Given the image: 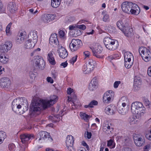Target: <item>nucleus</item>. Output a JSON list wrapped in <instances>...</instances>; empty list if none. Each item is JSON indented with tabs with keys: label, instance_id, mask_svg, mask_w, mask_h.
I'll use <instances>...</instances> for the list:
<instances>
[{
	"label": "nucleus",
	"instance_id": "obj_48",
	"mask_svg": "<svg viewBox=\"0 0 151 151\" xmlns=\"http://www.w3.org/2000/svg\"><path fill=\"white\" fill-rule=\"evenodd\" d=\"M74 34L76 35L75 36H79L82 34V31L79 29H75L74 31Z\"/></svg>",
	"mask_w": 151,
	"mask_h": 151
},
{
	"label": "nucleus",
	"instance_id": "obj_57",
	"mask_svg": "<svg viewBox=\"0 0 151 151\" xmlns=\"http://www.w3.org/2000/svg\"><path fill=\"white\" fill-rule=\"evenodd\" d=\"M78 29H81L84 30L86 29V27L85 25L83 24L81 25H78Z\"/></svg>",
	"mask_w": 151,
	"mask_h": 151
},
{
	"label": "nucleus",
	"instance_id": "obj_33",
	"mask_svg": "<svg viewBox=\"0 0 151 151\" xmlns=\"http://www.w3.org/2000/svg\"><path fill=\"white\" fill-rule=\"evenodd\" d=\"M114 93L113 91L112 90H109L106 91L104 93V95L105 96H107L108 98H109L110 99H111L113 98L114 96Z\"/></svg>",
	"mask_w": 151,
	"mask_h": 151
},
{
	"label": "nucleus",
	"instance_id": "obj_40",
	"mask_svg": "<svg viewBox=\"0 0 151 151\" xmlns=\"http://www.w3.org/2000/svg\"><path fill=\"white\" fill-rule=\"evenodd\" d=\"M12 23L11 22L7 26L6 31V33L7 35H10L11 34L10 32V28L11 26Z\"/></svg>",
	"mask_w": 151,
	"mask_h": 151
},
{
	"label": "nucleus",
	"instance_id": "obj_41",
	"mask_svg": "<svg viewBox=\"0 0 151 151\" xmlns=\"http://www.w3.org/2000/svg\"><path fill=\"white\" fill-rule=\"evenodd\" d=\"M6 133L2 131H0V138L2 139V140H4L6 138Z\"/></svg>",
	"mask_w": 151,
	"mask_h": 151
},
{
	"label": "nucleus",
	"instance_id": "obj_31",
	"mask_svg": "<svg viewBox=\"0 0 151 151\" xmlns=\"http://www.w3.org/2000/svg\"><path fill=\"white\" fill-rule=\"evenodd\" d=\"M131 59L134 61V57L132 54L129 52H125L124 54V59L126 60L131 61Z\"/></svg>",
	"mask_w": 151,
	"mask_h": 151
},
{
	"label": "nucleus",
	"instance_id": "obj_3",
	"mask_svg": "<svg viewBox=\"0 0 151 151\" xmlns=\"http://www.w3.org/2000/svg\"><path fill=\"white\" fill-rule=\"evenodd\" d=\"M104 42L106 47L110 50H114L118 47V42L111 39L109 37H106L104 39Z\"/></svg>",
	"mask_w": 151,
	"mask_h": 151
},
{
	"label": "nucleus",
	"instance_id": "obj_63",
	"mask_svg": "<svg viewBox=\"0 0 151 151\" xmlns=\"http://www.w3.org/2000/svg\"><path fill=\"white\" fill-rule=\"evenodd\" d=\"M73 90L71 88H69L67 89V92L68 94H70L73 92Z\"/></svg>",
	"mask_w": 151,
	"mask_h": 151
},
{
	"label": "nucleus",
	"instance_id": "obj_53",
	"mask_svg": "<svg viewBox=\"0 0 151 151\" xmlns=\"http://www.w3.org/2000/svg\"><path fill=\"white\" fill-rule=\"evenodd\" d=\"M145 136L147 139L151 140V129L148 133L146 134Z\"/></svg>",
	"mask_w": 151,
	"mask_h": 151
},
{
	"label": "nucleus",
	"instance_id": "obj_1",
	"mask_svg": "<svg viewBox=\"0 0 151 151\" xmlns=\"http://www.w3.org/2000/svg\"><path fill=\"white\" fill-rule=\"evenodd\" d=\"M57 98L56 96L54 95L50 101L40 99L35 101L32 103L30 109L35 112L39 113L41 110L45 109L55 103Z\"/></svg>",
	"mask_w": 151,
	"mask_h": 151
},
{
	"label": "nucleus",
	"instance_id": "obj_17",
	"mask_svg": "<svg viewBox=\"0 0 151 151\" xmlns=\"http://www.w3.org/2000/svg\"><path fill=\"white\" fill-rule=\"evenodd\" d=\"M55 17L51 14H46L43 15L42 17V20L45 23H48L55 19Z\"/></svg>",
	"mask_w": 151,
	"mask_h": 151
},
{
	"label": "nucleus",
	"instance_id": "obj_11",
	"mask_svg": "<svg viewBox=\"0 0 151 151\" xmlns=\"http://www.w3.org/2000/svg\"><path fill=\"white\" fill-rule=\"evenodd\" d=\"M90 48L92 50L93 55L99 58H102V56L100 55L103 50L101 46L98 45L95 48L93 47Z\"/></svg>",
	"mask_w": 151,
	"mask_h": 151
},
{
	"label": "nucleus",
	"instance_id": "obj_6",
	"mask_svg": "<svg viewBox=\"0 0 151 151\" xmlns=\"http://www.w3.org/2000/svg\"><path fill=\"white\" fill-rule=\"evenodd\" d=\"M95 62L93 60H90L88 63L84 66L83 71L85 74L90 73L93 70L94 68Z\"/></svg>",
	"mask_w": 151,
	"mask_h": 151
},
{
	"label": "nucleus",
	"instance_id": "obj_29",
	"mask_svg": "<svg viewBox=\"0 0 151 151\" xmlns=\"http://www.w3.org/2000/svg\"><path fill=\"white\" fill-rule=\"evenodd\" d=\"M141 51V54L140 52V54L142 56H151V53L150 50L146 48H142L139 49V51Z\"/></svg>",
	"mask_w": 151,
	"mask_h": 151
},
{
	"label": "nucleus",
	"instance_id": "obj_30",
	"mask_svg": "<svg viewBox=\"0 0 151 151\" xmlns=\"http://www.w3.org/2000/svg\"><path fill=\"white\" fill-rule=\"evenodd\" d=\"M47 59L51 64L54 65L55 64V60L53 54L51 52H50L48 54Z\"/></svg>",
	"mask_w": 151,
	"mask_h": 151
},
{
	"label": "nucleus",
	"instance_id": "obj_49",
	"mask_svg": "<svg viewBox=\"0 0 151 151\" xmlns=\"http://www.w3.org/2000/svg\"><path fill=\"white\" fill-rule=\"evenodd\" d=\"M143 60L145 62H147L150 61L151 59V56H142Z\"/></svg>",
	"mask_w": 151,
	"mask_h": 151
},
{
	"label": "nucleus",
	"instance_id": "obj_27",
	"mask_svg": "<svg viewBox=\"0 0 151 151\" xmlns=\"http://www.w3.org/2000/svg\"><path fill=\"white\" fill-rule=\"evenodd\" d=\"M26 35V33L25 32L19 33L16 37L17 42L18 43H22L24 41Z\"/></svg>",
	"mask_w": 151,
	"mask_h": 151
},
{
	"label": "nucleus",
	"instance_id": "obj_5",
	"mask_svg": "<svg viewBox=\"0 0 151 151\" xmlns=\"http://www.w3.org/2000/svg\"><path fill=\"white\" fill-rule=\"evenodd\" d=\"M81 41L80 40L73 39L69 44V48L72 52L77 50L80 47Z\"/></svg>",
	"mask_w": 151,
	"mask_h": 151
},
{
	"label": "nucleus",
	"instance_id": "obj_24",
	"mask_svg": "<svg viewBox=\"0 0 151 151\" xmlns=\"http://www.w3.org/2000/svg\"><path fill=\"white\" fill-rule=\"evenodd\" d=\"M28 39L34 41V42H37L38 38L37 32L35 30L30 32L28 35Z\"/></svg>",
	"mask_w": 151,
	"mask_h": 151
},
{
	"label": "nucleus",
	"instance_id": "obj_12",
	"mask_svg": "<svg viewBox=\"0 0 151 151\" xmlns=\"http://www.w3.org/2000/svg\"><path fill=\"white\" fill-rule=\"evenodd\" d=\"M23 101V98H18L14 99L12 103V110H13L14 108L16 107L18 109H20L22 107V106L24 105L23 104L21 103Z\"/></svg>",
	"mask_w": 151,
	"mask_h": 151
},
{
	"label": "nucleus",
	"instance_id": "obj_8",
	"mask_svg": "<svg viewBox=\"0 0 151 151\" xmlns=\"http://www.w3.org/2000/svg\"><path fill=\"white\" fill-rule=\"evenodd\" d=\"M134 142L136 146L141 147L145 143V140L143 137L135 135L133 137Z\"/></svg>",
	"mask_w": 151,
	"mask_h": 151
},
{
	"label": "nucleus",
	"instance_id": "obj_19",
	"mask_svg": "<svg viewBox=\"0 0 151 151\" xmlns=\"http://www.w3.org/2000/svg\"><path fill=\"white\" fill-rule=\"evenodd\" d=\"M116 110L115 106L114 105H109L106 106L105 109V112L108 115H112L115 114Z\"/></svg>",
	"mask_w": 151,
	"mask_h": 151
},
{
	"label": "nucleus",
	"instance_id": "obj_35",
	"mask_svg": "<svg viewBox=\"0 0 151 151\" xmlns=\"http://www.w3.org/2000/svg\"><path fill=\"white\" fill-rule=\"evenodd\" d=\"M125 61V66L127 68H130L133 63V60H132V61L129 60H124Z\"/></svg>",
	"mask_w": 151,
	"mask_h": 151
},
{
	"label": "nucleus",
	"instance_id": "obj_64",
	"mask_svg": "<svg viewBox=\"0 0 151 151\" xmlns=\"http://www.w3.org/2000/svg\"><path fill=\"white\" fill-rule=\"evenodd\" d=\"M91 135L92 134L91 132H89L88 131L87 132V137L88 139H90L91 137Z\"/></svg>",
	"mask_w": 151,
	"mask_h": 151
},
{
	"label": "nucleus",
	"instance_id": "obj_55",
	"mask_svg": "<svg viewBox=\"0 0 151 151\" xmlns=\"http://www.w3.org/2000/svg\"><path fill=\"white\" fill-rule=\"evenodd\" d=\"M65 34V32L63 30H60L59 32V35L61 38L63 37Z\"/></svg>",
	"mask_w": 151,
	"mask_h": 151
},
{
	"label": "nucleus",
	"instance_id": "obj_32",
	"mask_svg": "<svg viewBox=\"0 0 151 151\" xmlns=\"http://www.w3.org/2000/svg\"><path fill=\"white\" fill-rule=\"evenodd\" d=\"M9 60V58L4 55L1 54L0 55V61L3 64H6Z\"/></svg>",
	"mask_w": 151,
	"mask_h": 151
},
{
	"label": "nucleus",
	"instance_id": "obj_52",
	"mask_svg": "<svg viewBox=\"0 0 151 151\" xmlns=\"http://www.w3.org/2000/svg\"><path fill=\"white\" fill-rule=\"evenodd\" d=\"M49 120L53 122H57V120L56 119L54 115L50 116H49Z\"/></svg>",
	"mask_w": 151,
	"mask_h": 151
},
{
	"label": "nucleus",
	"instance_id": "obj_61",
	"mask_svg": "<svg viewBox=\"0 0 151 151\" xmlns=\"http://www.w3.org/2000/svg\"><path fill=\"white\" fill-rule=\"evenodd\" d=\"M147 73L149 76L151 77V66L148 68Z\"/></svg>",
	"mask_w": 151,
	"mask_h": 151
},
{
	"label": "nucleus",
	"instance_id": "obj_51",
	"mask_svg": "<svg viewBox=\"0 0 151 151\" xmlns=\"http://www.w3.org/2000/svg\"><path fill=\"white\" fill-rule=\"evenodd\" d=\"M77 57V55H76L75 56L73 57L70 60V63L73 65L74 63L76 61Z\"/></svg>",
	"mask_w": 151,
	"mask_h": 151
},
{
	"label": "nucleus",
	"instance_id": "obj_44",
	"mask_svg": "<svg viewBox=\"0 0 151 151\" xmlns=\"http://www.w3.org/2000/svg\"><path fill=\"white\" fill-rule=\"evenodd\" d=\"M103 100L104 103L108 104L110 102L111 99H110L109 98H108L107 96H105L104 95L103 97Z\"/></svg>",
	"mask_w": 151,
	"mask_h": 151
},
{
	"label": "nucleus",
	"instance_id": "obj_21",
	"mask_svg": "<svg viewBox=\"0 0 151 151\" xmlns=\"http://www.w3.org/2000/svg\"><path fill=\"white\" fill-rule=\"evenodd\" d=\"M60 48H59L58 50L59 55L60 57L63 59H64L67 57L68 53L65 48L61 46Z\"/></svg>",
	"mask_w": 151,
	"mask_h": 151
},
{
	"label": "nucleus",
	"instance_id": "obj_50",
	"mask_svg": "<svg viewBox=\"0 0 151 151\" xmlns=\"http://www.w3.org/2000/svg\"><path fill=\"white\" fill-rule=\"evenodd\" d=\"M78 29V24L70 25L69 27V29L70 30H74L75 31V29Z\"/></svg>",
	"mask_w": 151,
	"mask_h": 151
},
{
	"label": "nucleus",
	"instance_id": "obj_59",
	"mask_svg": "<svg viewBox=\"0 0 151 151\" xmlns=\"http://www.w3.org/2000/svg\"><path fill=\"white\" fill-rule=\"evenodd\" d=\"M84 55L86 58L89 57L90 55L89 52L88 51H85L83 52Z\"/></svg>",
	"mask_w": 151,
	"mask_h": 151
},
{
	"label": "nucleus",
	"instance_id": "obj_54",
	"mask_svg": "<svg viewBox=\"0 0 151 151\" xmlns=\"http://www.w3.org/2000/svg\"><path fill=\"white\" fill-rule=\"evenodd\" d=\"M15 147V145L13 143L10 144L8 146L9 150L11 151L14 150Z\"/></svg>",
	"mask_w": 151,
	"mask_h": 151
},
{
	"label": "nucleus",
	"instance_id": "obj_36",
	"mask_svg": "<svg viewBox=\"0 0 151 151\" xmlns=\"http://www.w3.org/2000/svg\"><path fill=\"white\" fill-rule=\"evenodd\" d=\"M105 12L103 11L102 14L104 15L103 18V21L104 22H108L109 21V14H105Z\"/></svg>",
	"mask_w": 151,
	"mask_h": 151
},
{
	"label": "nucleus",
	"instance_id": "obj_58",
	"mask_svg": "<svg viewBox=\"0 0 151 151\" xmlns=\"http://www.w3.org/2000/svg\"><path fill=\"white\" fill-rule=\"evenodd\" d=\"M47 80L48 82L52 83H53V81L51 77H47Z\"/></svg>",
	"mask_w": 151,
	"mask_h": 151
},
{
	"label": "nucleus",
	"instance_id": "obj_38",
	"mask_svg": "<svg viewBox=\"0 0 151 151\" xmlns=\"http://www.w3.org/2000/svg\"><path fill=\"white\" fill-rule=\"evenodd\" d=\"M80 116L85 120L87 121L90 117V116L85 113L83 112L80 113Z\"/></svg>",
	"mask_w": 151,
	"mask_h": 151
},
{
	"label": "nucleus",
	"instance_id": "obj_22",
	"mask_svg": "<svg viewBox=\"0 0 151 151\" xmlns=\"http://www.w3.org/2000/svg\"><path fill=\"white\" fill-rule=\"evenodd\" d=\"M141 80L139 77H135L134 80L133 88L135 90H138L140 87L141 84Z\"/></svg>",
	"mask_w": 151,
	"mask_h": 151
},
{
	"label": "nucleus",
	"instance_id": "obj_62",
	"mask_svg": "<svg viewBox=\"0 0 151 151\" xmlns=\"http://www.w3.org/2000/svg\"><path fill=\"white\" fill-rule=\"evenodd\" d=\"M65 2L68 5L71 4L73 2V0H65Z\"/></svg>",
	"mask_w": 151,
	"mask_h": 151
},
{
	"label": "nucleus",
	"instance_id": "obj_42",
	"mask_svg": "<svg viewBox=\"0 0 151 151\" xmlns=\"http://www.w3.org/2000/svg\"><path fill=\"white\" fill-rule=\"evenodd\" d=\"M75 19V18L73 16H69L65 18L66 22L68 23L73 22Z\"/></svg>",
	"mask_w": 151,
	"mask_h": 151
},
{
	"label": "nucleus",
	"instance_id": "obj_23",
	"mask_svg": "<svg viewBox=\"0 0 151 151\" xmlns=\"http://www.w3.org/2000/svg\"><path fill=\"white\" fill-rule=\"evenodd\" d=\"M7 8L11 13H14L16 11L18 8L15 3L13 2H10L8 5Z\"/></svg>",
	"mask_w": 151,
	"mask_h": 151
},
{
	"label": "nucleus",
	"instance_id": "obj_9",
	"mask_svg": "<svg viewBox=\"0 0 151 151\" xmlns=\"http://www.w3.org/2000/svg\"><path fill=\"white\" fill-rule=\"evenodd\" d=\"M74 140L73 137L71 135H68L66 137L65 144L68 150L72 151L73 149V146Z\"/></svg>",
	"mask_w": 151,
	"mask_h": 151
},
{
	"label": "nucleus",
	"instance_id": "obj_43",
	"mask_svg": "<svg viewBox=\"0 0 151 151\" xmlns=\"http://www.w3.org/2000/svg\"><path fill=\"white\" fill-rule=\"evenodd\" d=\"M108 31L110 33H115L116 32L115 28L113 26H110L108 29Z\"/></svg>",
	"mask_w": 151,
	"mask_h": 151
},
{
	"label": "nucleus",
	"instance_id": "obj_47",
	"mask_svg": "<svg viewBox=\"0 0 151 151\" xmlns=\"http://www.w3.org/2000/svg\"><path fill=\"white\" fill-rule=\"evenodd\" d=\"M98 104V102L96 101L93 100L89 104V106L90 107L92 108L93 107V105H96Z\"/></svg>",
	"mask_w": 151,
	"mask_h": 151
},
{
	"label": "nucleus",
	"instance_id": "obj_45",
	"mask_svg": "<svg viewBox=\"0 0 151 151\" xmlns=\"http://www.w3.org/2000/svg\"><path fill=\"white\" fill-rule=\"evenodd\" d=\"M113 140L110 139L108 141L107 145L108 147H110L111 148H113L115 147V145H113Z\"/></svg>",
	"mask_w": 151,
	"mask_h": 151
},
{
	"label": "nucleus",
	"instance_id": "obj_16",
	"mask_svg": "<svg viewBox=\"0 0 151 151\" xmlns=\"http://www.w3.org/2000/svg\"><path fill=\"white\" fill-rule=\"evenodd\" d=\"M34 138V135L32 134H23L20 135V138L23 143H25L27 141Z\"/></svg>",
	"mask_w": 151,
	"mask_h": 151
},
{
	"label": "nucleus",
	"instance_id": "obj_18",
	"mask_svg": "<svg viewBox=\"0 0 151 151\" xmlns=\"http://www.w3.org/2000/svg\"><path fill=\"white\" fill-rule=\"evenodd\" d=\"M40 138L39 140L43 139H45L47 138L48 140L50 142H52V138L50 135V134L46 131H41L39 133Z\"/></svg>",
	"mask_w": 151,
	"mask_h": 151
},
{
	"label": "nucleus",
	"instance_id": "obj_15",
	"mask_svg": "<svg viewBox=\"0 0 151 151\" xmlns=\"http://www.w3.org/2000/svg\"><path fill=\"white\" fill-rule=\"evenodd\" d=\"M10 80L7 77H4L0 80V86L3 88H8L11 85Z\"/></svg>",
	"mask_w": 151,
	"mask_h": 151
},
{
	"label": "nucleus",
	"instance_id": "obj_2",
	"mask_svg": "<svg viewBox=\"0 0 151 151\" xmlns=\"http://www.w3.org/2000/svg\"><path fill=\"white\" fill-rule=\"evenodd\" d=\"M131 110L133 114L137 115L138 117L143 115L145 113V108L142 104L139 102H133L131 106Z\"/></svg>",
	"mask_w": 151,
	"mask_h": 151
},
{
	"label": "nucleus",
	"instance_id": "obj_20",
	"mask_svg": "<svg viewBox=\"0 0 151 151\" xmlns=\"http://www.w3.org/2000/svg\"><path fill=\"white\" fill-rule=\"evenodd\" d=\"M130 13L136 15L138 14L140 11L139 8L135 4L132 3V4L131 6Z\"/></svg>",
	"mask_w": 151,
	"mask_h": 151
},
{
	"label": "nucleus",
	"instance_id": "obj_28",
	"mask_svg": "<svg viewBox=\"0 0 151 151\" xmlns=\"http://www.w3.org/2000/svg\"><path fill=\"white\" fill-rule=\"evenodd\" d=\"M28 39L25 43V46L26 48L28 49L33 48L37 43V42Z\"/></svg>",
	"mask_w": 151,
	"mask_h": 151
},
{
	"label": "nucleus",
	"instance_id": "obj_26",
	"mask_svg": "<svg viewBox=\"0 0 151 151\" xmlns=\"http://www.w3.org/2000/svg\"><path fill=\"white\" fill-rule=\"evenodd\" d=\"M123 29L124 30H122V31L124 33L125 36L128 37L131 36L132 34V29H130L129 27L128 26L127 24H126L125 27Z\"/></svg>",
	"mask_w": 151,
	"mask_h": 151
},
{
	"label": "nucleus",
	"instance_id": "obj_46",
	"mask_svg": "<svg viewBox=\"0 0 151 151\" xmlns=\"http://www.w3.org/2000/svg\"><path fill=\"white\" fill-rule=\"evenodd\" d=\"M128 121L131 124H134L135 123V119L134 117H130L129 118Z\"/></svg>",
	"mask_w": 151,
	"mask_h": 151
},
{
	"label": "nucleus",
	"instance_id": "obj_34",
	"mask_svg": "<svg viewBox=\"0 0 151 151\" xmlns=\"http://www.w3.org/2000/svg\"><path fill=\"white\" fill-rule=\"evenodd\" d=\"M61 2L56 0H51V5L53 8H56L58 7Z\"/></svg>",
	"mask_w": 151,
	"mask_h": 151
},
{
	"label": "nucleus",
	"instance_id": "obj_7",
	"mask_svg": "<svg viewBox=\"0 0 151 151\" xmlns=\"http://www.w3.org/2000/svg\"><path fill=\"white\" fill-rule=\"evenodd\" d=\"M12 46V44L11 42H6L4 44H2L1 45L0 51L2 53L6 52L11 49Z\"/></svg>",
	"mask_w": 151,
	"mask_h": 151
},
{
	"label": "nucleus",
	"instance_id": "obj_10",
	"mask_svg": "<svg viewBox=\"0 0 151 151\" xmlns=\"http://www.w3.org/2000/svg\"><path fill=\"white\" fill-rule=\"evenodd\" d=\"M57 35L56 34H52L49 39V43L53 46L56 47L57 46L60 47L59 41L57 38Z\"/></svg>",
	"mask_w": 151,
	"mask_h": 151
},
{
	"label": "nucleus",
	"instance_id": "obj_25",
	"mask_svg": "<svg viewBox=\"0 0 151 151\" xmlns=\"http://www.w3.org/2000/svg\"><path fill=\"white\" fill-rule=\"evenodd\" d=\"M97 84V80L95 78H93L89 84L88 88L91 91H93L96 89Z\"/></svg>",
	"mask_w": 151,
	"mask_h": 151
},
{
	"label": "nucleus",
	"instance_id": "obj_14",
	"mask_svg": "<svg viewBox=\"0 0 151 151\" xmlns=\"http://www.w3.org/2000/svg\"><path fill=\"white\" fill-rule=\"evenodd\" d=\"M132 3L126 1L123 2L121 8L123 11L127 13L130 14V8Z\"/></svg>",
	"mask_w": 151,
	"mask_h": 151
},
{
	"label": "nucleus",
	"instance_id": "obj_4",
	"mask_svg": "<svg viewBox=\"0 0 151 151\" xmlns=\"http://www.w3.org/2000/svg\"><path fill=\"white\" fill-rule=\"evenodd\" d=\"M33 62L34 65L37 69L42 70L45 67V63L43 58L40 56H35L33 60Z\"/></svg>",
	"mask_w": 151,
	"mask_h": 151
},
{
	"label": "nucleus",
	"instance_id": "obj_13",
	"mask_svg": "<svg viewBox=\"0 0 151 151\" xmlns=\"http://www.w3.org/2000/svg\"><path fill=\"white\" fill-rule=\"evenodd\" d=\"M126 104L125 102H122V104H119L117 105V110L119 113L122 115H125L128 112V108H125Z\"/></svg>",
	"mask_w": 151,
	"mask_h": 151
},
{
	"label": "nucleus",
	"instance_id": "obj_56",
	"mask_svg": "<svg viewBox=\"0 0 151 151\" xmlns=\"http://www.w3.org/2000/svg\"><path fill=\"white\" fill-rule=\"evenodd\" d=\"M121 83V82L120 81H115L114 83V87L115 88H117L119 85Z\"/></svg>",
	"mask_w": 151,
	"mask_h": 151
},
{
	"label": "nucleus",
	"instance_id": "obj_39",
	"mask_svg": "<svg viewBox=\"0 0 151 151\" xmlns=\"http://www.w3.org/2000/svg\"><path fill=\"white\" fill-rule=\"evenodd\" d=\"M111 124V123H108L107 124H106L104 126L103 128L104 131L105 132L106 131L109 130L110 129H112L111 131H112L113 128L112 127H111L110 126Z\"/></svg>",
	"mask_w": 151,
	"mask_h": 151
},
{
	"label": "nucleus",
	"instance_id": "obj_60",
	"mask_svg": "<svg viewBox=\"0 0 151 151\" xmlns=\"http://www.w3.org/2000/svg\"><path fill=\"white\" fill-rule=\"evenodd\" d=\"M144 101L146 106H149L150 104V102L147 99H144Z\"/></svg>",
	"mask_w": 151,
	"mask_h": 151
},
{
	"label": "nucleus",
	"instance_id": "obj_37",
	"mask_svg": "<svg viewBox=\"0 0 151 151\" xmlns=\"http://www.w3.org/2000/svg\"><path fill=\"white\" fill-rule=\"evenodd\" d=\"M116 25L121 31L122 30H124L123 29L124 28V27H125V26L123 24L122 21L121 20H119L117 22Z\"/></svg>",
	"mask_w": 151,
	"mask_h": 151
}]
</instances>
